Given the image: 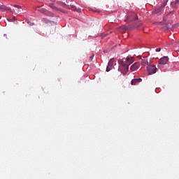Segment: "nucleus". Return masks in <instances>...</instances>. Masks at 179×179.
Here are the masks:
<instances>
[{
  "instance_id": "5701e85b",
  "label": "nucleus",
  "mask_w": 179,
  "mask_h": 179,
  "mask_svg": "<svg viewBox=\"0 0 179 179\" xmlns=\"http://www.w3.org/2000/svg\"><path fill=\"white\" fill-rule=\"evenodd\" d=\"M48 13V12L45 11V15H49V14H50V13Z\"/></svg>"
},
{
  "instance_id": "b1692460",
  "label": "nucleus",
  "mask_w": 179,
  "mask_h": 179,
  "mask_svg": "<svg viewBox=\"0 0 179 179\" xmlns=\"http://www.w3.org/2000/svg\"><path fill=\"white\" fill-rule=\"evenodd\" d=\"M169 1V0H164L165 3H167Z\"/></svg>"
},
{
  "instance_id": "aec40b11",
  "label": "nucleus",
  "mask_w": 179,
  "mask_h": 179,
  "mask_svg": "<svg viewBox=\"0 0 179 179\" xmlns=\"http://www.w3.org/2000/svg\"><path fill=\"white\" fill-rule=\"evenodd\" d=\"M161 50H162L161 48H157V49H156V52H160Z\"/></svg>"
},
{
  "instance_id": "9d476101",
  "label": "nucleus",
  "mask_w": 179,
  "mask_h": 179,
  "mask_svg": "<svg viewBox=\"0 0 179 179\" xmlns=\"http://www.w3.org/2000/svg\"><path fill=\"white\" fill-rule=\"evenodd\" d=\"M149 62H148V59L147 57H143L141 59V65L143 66H145L147 65H148Z\"/></svg>"
},
{
  "instance_id": "393cba45",
  "label": "nucleus",
  "mask_w": 179,
  "mask_h": 179,
  "mask_svg": "<svg viewBox=\"0 0 179 179\" xmlns=\"http://www.w3.org/2000/svg\"><path fill=\"white\" fill-rule=\"evenodd\" d=\"M94 12H96V13H99V10H94Z\"/></svg>"
},
{
  "instance_id": "4468645a",
  "label": "nucleus",
  "mask_w": 179,
  "mask_h": 179,
  "mask_svg": "<svg viewBox=\"0 0 179 179\" xmlns=\"http://www.w3.org/2000/svg\"><path fill=\"white\" fill-rule=\"evenodd\" d=\"M25 22H27V24H28L29 26H34V22H32L31 21H29V20L28 18H25Z\"/></svg>"
},
{
  "instance_id": "7ed1b4c3",
  "label": "nucleus",
  "mask_w": 179,
  "mask_h": 179,
  "mask_svg": "<svg viewBox=\"0 0 179 179\" xmlns=\"http://www.w3.org/2000/svg\"><path fill=\"white\" fill-rule=\"evenodd\" d=\"M163 12H164V6H161L159 7H157L155 9H153V10L152 11V13L153 15H160L163 13Z\"/></svg>"
},
{
  "instance_id": "4be33fe9",
  "label": "nucleus",
  "mask_w": 179,
  "mask_h": 179,
  "mask_svg": "<svg viewBox=\"0 0 179 179\" xmlns=\"http://www.w3.org/2000/svg\"><path fill=\"white\" fill-rule=\"evenodd\" d=\"M77 11H78V13H80V11H81L80 8H78V9L77 10Z\"/></svg>"
},
{
  "instance_id": "6e6552de",
  "label": "nucleus",
  "mask_w": 179,
  "mask_h": 179,
  "mask_svg": "<svg viewBox=\"0 0 179 179\" xmlns=\"http://www.w3.org/2000/svg\"><path fill=\"white\" fill-rule=\"evenodd\" d=\"M114 62H115L114 59H111L109 61L108 66L106 67V71L107 72L110 71L112 69Z\"/></svg>"
},
{
  "instance_id": "9b49d317",
  "label": "nucleus",
  "mask_w": 179,
  "mask_h": 179,
  "mask_svg": "<svg viewBox=\"0 0 179 179\" xmlns=\"http://www.w3.org/2000/svg\"><path fill=\"white\" fill-rule=\"evenodd\" d=\"M178 5H179V0H176L173 2H171V6L174 8H178Z\"/></svg>"
},
{
  "instance_id": "39448f33",
  "label": "nucleus",
  "mask_w": 179,
  "mask_h": 179,
  "mask_svg": "<svg viewBox=\"0 0 179 179\" xmlns=\"http://www.w3.org/2000/svg\"><path fill=\"white\" fill-rule=\"evenodd\" d=\"M176 13V10H171L169 13H165L163 16V21L166 22L169 16H173Z\"/></svg>"
},
{
  "instance_id": "a211bd4d",
  "label": "nucleus",
  "mask_w": 179,
  "mask_h": 179,
  "mask_svg": "<svg viewBox=\"0 0 179 179\" xmlns=\"http://www.w3.org/2000/svg\"><path fill=\"white\" fill-rule=\"evenodd\" d=\"M14 7H15V8H18V9H21V8H22V6H20V5H14Z\"/></svg>"
},
{
  "instance_id": "f8f14e48",
  "label": "nucleus",
  "mask_w": 179,
  "mask_h": 179,
  "mask_svg": "<svg viewBox=\"0 0 179 179\" xmlns=\"http://www.w3.org/2000/svg\"><path fill=\"white\" fill-rule=\"evenodd\" d=\"M126 60H127V62L125 64H127L128 66L134 62L133 59L129 58V57H127Z\"/></svg>"
},
{
  "instance_id": "1a4fd4ad",
  "label": "nucleus",
  "mask_w": 179,
  "mask_h": 179,
  "mask_svg": "<svg viewBox=\"0 0 179 179\" xmlns=\"http://www.w3.org/2000/svg\"><path fill=\"white\" fill-rule=\"evenodd\" d=\"M0 10L6 12V11H11V8L10 7H7L5 5L0 6Z\"/></svg>"
},
{
  "instance_id": "bb28decb",
  "label": "nucleus",
  "mask_w": 179,
  "mask_h": 179,
  "mask_svg": "<svg viewBox=\"0 0 179 179\" xmlns=\"http://www.w3.org/2000/svg\"><path fill=\"white\" fill-rule=\"evenodd\" d=\"M178 15H179V10H178Z\"/></svg>"
},
{
  "instance_id": "0eeeda50",
  "label": "nucleus",
  "mask_w": 179,
  "mask_h": 179,
  "mask_svg": "<svg viewBox=\"0 0 179 179\" xmlns=\"http://www.w3.org/2000/svg\"><path fill=\"white\" fill-rule=\"evenodd\" d=\"M169 59L168 57H164L159 60V64H162V65L166 64L167 62H169Z\"/></svg>"
},
{
  "instance_id": "dca6fc26",
  "label": "nucleus",
  "mask_w": 179,
  "mask_h": 179,
  "mask_svg": "<svg viewBox=\"0 0 179 179\" xmlns=\"http://www.w3.org/2000/svg\"><path fill=\"white\" fill-rule=\"evenodd\" d=\"M8 22H14L15 20H17L15 17H13V18H8Z\"/></svg>"
},
{
  "instance_id": "20e7f679",
  "label": "nucleus",
  "mask_w": 179,
  "mask_h": 179,
  "mask_svg": "<svg viewBox=\"0 0 179 179\" xmlns=\"http://www.w3.org/2000/svg\"><path fill=\"white\" fill-rule=\"evenodd\" d=\"M157 67L155 65H151L147 67V71L149 75L155 74L157 72Z\"/></svg>"
},
{
  "instance_id": "423d86ee",
  "label": "nucleus",
  "mask_w": 179,
  "mask_h": 179,
  "mask_svg": "<svg viewBox=\"0 0 179 179\" xmlns=\"http://www.w3.org/2000/svg\"><path fill=\"white\" fill-rule=\"evenodd\" d=\"M140 66H141V64L139 62H136L133 64V65H131L130 70L131 71H137Z\"/></svg>"
},
{
  "instance_id": "a878e982",
  "label": "nucleus",
  "mask_w": 179,
  "mask_h": 179,
  "mask_svg": "<svg viewBox=\"0 0 179 179\" xmlns=\"http://www.w3.org/2000/svg\"><path fill=\"white\" fill-rule=\"evenodd\" d=\"M3 36H4V37H6V34H4Z\"/></svg>"
},
{
  "instance_id": "6ab92c4d",
  "label": "nucleus",
  "mask_w": 179,
  "mask_h": 179,
  "mask_svg": "<svg viewBox=\"0 0 179 179\" xmlns=\"http://www.w3.org/2000/svg\"><path fill=\"white\" fill-rule=\"evenodd\" d=\"M71 9L73 10H76L77 8H76V6H71Z\"/></svg>"
},
{
  "instance_id": "ddd939ff",
  "label": "nucleus",
  "mask_w": 179,
  "mask_h": 179,
  "mask_svg": "<svg viewBox=\"0 0 179 179\" xmlns=\"http://www.w3.org/2000/svg\"><path fill=\"white\" fill-rule=\"evenodd\" d=\"M141 81H142L141 78L133 79V80H131V85H136V83H140Z\"/></svg>"
},
{
  "instance_id": "cd10ccee",
  "label": "nucleus",
  "mask_w": 179,
  "mask_h": 179,
  "mask_svg": "<svg viewBox=\"0 0 179 179\" xmlns=\"http://www.w3.org/2000/svg\"><path fill=\"white\" fill-rule=\"evenodd\" d=\"M177 52H179V50H177Z\"/></svg>"
},
{
  "instance_id": "2eb2a0df",
  "label": "nucleus",
  "mask_w": 179,
  "mask_h": 179,
  "mask_svg": "<svg viewBox=\"0 0 179 179\" xmlns=\"http://www.w3.org/2000/svg\"><path fill=\"white\" fill-rule=\"evenodd\" d=\"M42 22H43L45 24L49 23V20L45 17L42 18Z\"/></svg>"
},
{
  "instance_id": "f03ea898",
  "label": "nucleus",
  "mask_w": 179,
  "mask_h": 179,
  "mask_svg": "<svg viewBox=\"0 0 179 179\" xmlns=\"http://www.w3.org/2000/svg\"><path fill=\"white\" fill-rule=\"evenodd\" d=\"M138 20V15H136V13L135 12H129L127 14V17L125 20V21L128 23L136 20Z\"/></svg>"
},
{
  "instance_id": "f3484780",
  "label": "nucleus",
  "mask_w": 179,
  "mask_h": 179,
  "mask_svg": "<svg viewBox=\"0 0 179 179\" xmlns=\"http://www.w3.org/2000/svg\"><path fill=\"white\" fill-rule=\"evenodd\" d=\"M54 8H55L56 10H57V11L64 12V10H61L59 8L54 7Z\"/></svg>"
},
{
  "instance_id": "f257e3e1",
  "label": "nucleus",
  "mask_w": 179,
  "mask_h": 179,
  "mask_svg": "<svg viewBox=\"0 0 179 179\" xmlns=\"http://www.w3.org/2000/svg\"><path fill=\"white\" fill-rule=\"evenodd\" d=\"M118 63L121 65V73L124 75H126L129 71V66L121 59L118 61Z\"/></svg>"
},
{
  "instance_id": "412c9836",
  "label": "nucleus",
  "mask_w": 179,
  "mask_h": 179,
  "mask_svg": "<svg viewBox=\"0 0 179 179\" xmlns=\"http://www.w3.org/2000/svg\"><path fill=\"white\" fill-rule=\"evenodd\" d=\"M93 57H94V56H91V57H90V60H91V61H92V59H93Z\"/></svg>"
}]
</instances>
